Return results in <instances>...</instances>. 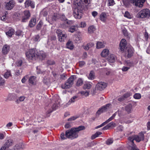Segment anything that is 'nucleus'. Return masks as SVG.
<instances>
[{"instance_id": "f257e3e1", "label": "nucleus", "mask_w": 150, "mask_h": 150, "mask_svg": "<svg viewBox=\"0 0 150 150\" xmlns=\"http://www.w3.org/2000/svg\"><path fill=\"white\" fill-rule=\"evenodd\" d=\"M90 0H74L76 6L73 9V15L76 18L80 19L82 16V11L86 7V4H89Z\"/></svg>"}, {"instance_id": "f03ea898", "label": "nucleus", "mask_w": 150, "mask_h": 150, "mask_svg": "<svg viewBox=\"0 0 150 150\" xmlns=\"http://www.w3.org/2000/svg\"><path fill=\"white\" fill-rule=\"evenodd\" d=\"M85 129V127L83 126H80L77 127L72 128L70 130H67L66 132L65 136L68 138L71 139H74L78 137L79 132Z\"/></svg>"}, {"instance_id": "7ed1b4c3", "label": "nucleus", "mask_w": 150, "mask_h": 150, "mask_svg": "<svg viewBox=\"0 0 150 150\" xmlns=\"http://www.w3.org/2000/svg\"><path fill=\"white\" fill-rule=\"evenodd\" d=\"M146 0H122L124 5L127 7H128L130 3L139 7H142Z\"/></svg>"}, {"instance_id": "20e7f679", "label": "nucleus", "mask_w": 150, "mask_h": 150, "mask_svg": "<svg viewBox=\"0 0 150 150\" xmlns=\"http://www.w3.org/2000/svg\"><path fill=\"white\" fill-rule=\"evenodd\" d=\"M144 136L143 135H142L140 136L136 135L132 136H130L128 138L129 142L128 143L129 147H132L134 146L137 147L135 144H134V140H135L137 142H139L141 140H143L144 139Z\"/></svg>"}, {"instance_id": "39448f33", "label": "nucleus", "mask_w": 150, "mask_h": 150, "mask_svg": "<svg viewBox=\"0 0 150 150\" xmlns=\"http://www.w3.org/2000/svg\"><path fill=\"white\" fill-rule=\"evenodd\" d=\"M59 103L56 102L52 105H49L45 107L46 111V115L47 117H49L50 115V113L53 111L56 110L59 107Z\"/></svg>"}, {"instance_id": "423d86ee", "label": "nucleus", "mask_w": 150, "mask_h": 150, "mask_svg": "<svg viewBox=\"0 0 150 150\" xmlns=\"http://www.w3.org/2000/svg\"><path fill=\"white\" fill-rule=\"evenodd\" d=\"M37 50L36 49H30L26 52L25 55L27 59L29 61L36 59Z\"/></svg>"}, {"instance_id": "0eeeda50", "label": "nucleus", "mask_w": 150, "mask_h": 150, "mask_svg": "<svg viewBox=\"0 0 150 150\" xmlns=\"http://www.w3.org/2000/svg\"><path fill=\"white\" fill-rule=\"evenodd\" d=\"M150 15L149 10L147 8L143 9L140 11L137 14V17L139 18H148Z\"/></svg>"}, {"instance_id": "6e6552de", "label": "nucleus", "mask_w": 150, "mask_h": 150, "mask_svg": "<svg viewBox=\"0 0 150 150\" xmlns=\"http://www.w3.org/2000/svg\"><path fill=\"white\" fill-rule=\"evenodd\" d=\"M74 76H71L68 79L67 81L61 86V87L63 89L69 88L71 87L73 84L75 79Z\"/></svg>"}, {"instance_id": "1a4fd4ad", "label": "nucleus", "mask_w": 150, "mask_h": 150, "mask_svg": "<svg viewBox=\"0 0 150 150\" xmlns=\"http://www.w3.org/2000/svg\"><path fill=\"white\" fill-rule=\"evenodd\" d=\"M123 52L124 53V55L126 58H129L133 55V49L131 47L127 46Z\"/></svg>"}, {"instance_id": "9d476101", "label": "nucleus", "mask_w": 150, "mask_h": 150, "mask_svg": "<svg viewBox=\"0 0 150 150\" xmlns=\"http://www.w3.org/2000/svg\"><path fill=\"white\" fill-rule=\"evenodd\" d=\"M30 16V11L29 10H25L23 12V16L21 18V21L23 22H26Z\"/></svg>"}, {"instance_id": "9b49d317", "label": "nucleus", "mask_w": 150, "mask_h": 150, "mask_svg": "<svg viewBox=\"0 0 150 150\" xmlns=\"http://www.w3.org/2000/svg\"><path fill=\"white\" fill-rule=\"evenodd\" d=\"M46 54L42 51H38L37 50L36 53V59H39L40 60L44 59L46 57Z\"/></svg>"}, {"instance_id": "f8f14e48", "label": "nucleus", "mask_w": 150, "mask_h": 150, "mask_svg": "<svg viewBox=\"0 0 150 150\" xmlns=\"http://www.w3.org/2000/svg\"><path fill=\"white\" fill-rule=\"evenodd\" d=\"M13 144V141L12 139H8L4 145L1 147L0 150H6L12 146Z\"/></svg>"}, {"instance_id": "ddd939ff", "label": "nucleus", "mask_w": 150, "mask_h": 150, "mask_svg": "<svg viewBox=\"0 0 150 150\" xmlns=\"http://www.w3.org/2000/svg\"><path fill=\"white\" fill-rule=\"evenodd\" d=\"M107 86V84L104 82L98 83L96 87V90L102 91Z\"/></svg>"}, {"instance_id": "4468645a", "label": "nucleus", "mask_w": 150, "mask_h": 150, "mask_svg": "<svg viewBox=\"0 0 150 150\" xmlns=\"http://www.w3.org/2000/svg\"><path fill=\"white\" fill-rule=\"evenodd\" d=\"M110 104L108 103L103 106L101 108L99 109L98 110L97 112V113L98 115H100L101 113L107 111L110 108Z\"/></svg>"}, {"instance_id": "2eb2a0df", "label": "nucleus", "mask_w": 150, "mask_h": 150, "mask_svg": "<svg viewBox=\"0 0 150 150\" xmlns=\"http://www.w3.org/2000/svg\"><path fill=\"white\" fill-rule=\"evenodd\" d=\"M127 46V42L125 39H122L120 42L119 45V48L120 51L123 52V51L125 50Z\"/></svg>"}, {"instance_id": "dca6fc26", "label": "nucleus", "mask_w": 150, "mask_h": 150, "mask_svg": "<svg viewBox=\"0 0 150 150\" xmlns=\"http://www.w3.org/2000/svg\"><path fill=\"white\" fill-rule=\"evenodd\" d=\"M79 99V97L78 95H76L72 97L68 102L64 105V107H66L70 105L72 103H73Z\"/></svg>"}, {"instance_id": "f3484780", "label": "nucleus", "mask_w": 150, "mask_h": 150, "mask_svg": "<svg viewBox=\"0 0 150 150\" xmlns=\"http://www.w3.org/2000/svg\"><path fill=\"white\" fill-rule=\"evenodd\" d=\"M14 5V1L13 0L10 1L9 2L6 3L5 8L7 10L12 9Z\"/></svg>"}, {"instance_id": "a211bd4d", "label": "nucleus", "mask_w": 150, "mask_h": 150, "mask_svg": "<svg viewBox=\"0 0 150 150\" xmlns=\"http://www.w3.org/2000/svg\"><path fill=\"white\" fill-rule=\"evenodd\" d=\"M25 8L28 7L30 6L32 8H33L35 7L34 3L31 1V0H27L25 1Z\"/></svg>"}, {"instance_id": "6ab92c4d", "label": "nucleus", "mask_w": 150, "mask_h": 150, "mask_svg": "<svg viewBox=\"0 0 150 150\" xmlns=\"http://www.w3.org/2000/svg\"><path fill=\"white\" fill-rule=\"evenodd\" d=\"M108 18V15L105 12H102L100 16V19L102 22L105 23Z\"/></svg>"}, {"instance_id": "aec40b11", "label": "nucleus", "mask_w": 150, "mask_h": 150, "mask_svg": "<svg viewBox=\"0 0 150 150\" xmlns=\"http://www.w3.org/2000/svg\"><path fill=\"white\" fill-rule=\"evenodd\" d=\"M10 50V46L8 45H4L2 50V52L4 54H6L9 52Z\"/></svg>"}, {"instance_id": "412c9836", "label": "nucleus", "mask_w": 150, "mask_h": 150, "mask_svg": "<svg viewBox=\"0 0 150 150\" xmlns=\"http://www.w3.org/2000/svg\"><path fill=\"white\" fill-rule=\"evenodd\" d=\"M28 82L30 85L31 86L35 85L36 82V77L35 76L30 77L29 78Z\"/></svg>"}, {"instance_id": "4be33fe9", "label": "nucleus", "mask_w": 150, "mask_h": 150, "mask_svg": "<svg viewBox=\"0 0 150 150\" xmlns=\"http://www.w3.org/2000/svg\"><path fill=\"white\" fill-rule=\"evenodd\" d=\"M17 96L16 94L15 93H13L9 95L8 99L10 100H15L16 103L18 104V99H17Z\"/></svg>"}, {"instance_id": "5701e85b", "label": "nucleus", "mask_w": 150, "mask_h": 150, "mask_svg": "<svg viewBox=\"0 0 150 150\" xmlns=\"http://www.w3.org/2000/svg\"><path fill=\"white\" fill-rule=\"evenodd\" d=\"M116 59V57L113 54H110L107 58L108 62L110 63L114 62L115 61Z\"/></svg>"}, {"instance_id": "b1692460", "label": "nucleus", "mask_w": 150, "mask_h": 150, "mask_svg": "<svg viewBox=\"0 0 150 150\" xmlns=\"http://www.w3.org/2000/svg\"><path fill=\"white\" fill-rule=\"evenodd\" d=\"M66 48L71 50H72L74 48V45L73 42L69 40L66 43Z\"/></svg>"}, {"instance_id": "393cba45", "label": "nucleus", "mask_w": 150, "mask_h": 150, "mask_svg": "<svg viewBox=\"0 0 150 150\" xmlns=\"http://www.w3.org/2000/svg\"><path fill=\"white\" fill-rule=\"evenodd\" d=\"M36 23V19L35 18H32L29 21L28 25L30 27L32 28L34 27Z\"/></svg>"}, {"instance_id": "a878e982", "label": "nucleus", "mask_w": 150, "mask_h": 150, "mask_svg": "<svg viewBox=\"0 0 150 150\" xmlns=\"http://www.w3.org/2000/svg\"><path fill=\"white\" fill-rule=\"evenodd\" d=\"M115 124L113 122H111L108 124L106 126L104 127L103 128V130H107L108 129L112 127H115Z\"/></svg>"}, {"instance_id": "bb28decb", "label": "nucleus", "mask_w": 150, "mask_h": 150, "mask_svg": "<svg viewBox=\"0 0 150 150\" xmlns=\"http://www.w3.org/2000/svg\"><path fill=\"white\" fill-rule=\"evenodd\" d=\"M132 105L131 104L129 103L126 106L125 108L126 111L128 113H130L131 112L132 110Z\"/></svg>"}, {"instance_id": "cd10ccee", "label": "nucleus", "mask_w": 150, "mask_h": 150, "mask_svg": "<svg viewBox=\"0 0 150 150\" xmlns=\"http://www.w3.org/2000/svg\"><path fill=\"white\" fill-rule=\"evenodd\" d=\"M94 44L93 42H90L87 44L86 45L84 46L83 48L85 50H88L89 48L94 46Z\"/></svg>"}, {"instance_id": "c85d7f7f", "label": "nucleus", "mask_w": 150, "mask_h": 150, "mask_svg": "<svg viewBox=\"0 0 150 150\" xmlns=\"http://www.w3.org/2000/svg\"><path fill=\"white\" fill-rule=\"evenodd\" d=\"M67 37V35L66 34H64L61 35H60L58 37L59 40L61 42H64V40L66 39Z\"/></svg>"}, {"instance_id": "c756f323", "label": "nucleus", "mask_w": 150, "mask_h": 150, "mask_svg": "<svg viewBox=\"0 0 150 150\" xmlns=\"http://www.w3.org/2000/svg\"><path fill=\"white\" fill-rule=\"evenodd\" d=\"M109 54V51L108 49H105L103 50L101 54V55L103 57H105Z\"/></svg>"}, {"instance_id": "7c9ffc66", "label": "nucleus", "mask_w": 150, "mask_h": 150, "mask_svg": "<svg viewBox=\"0 0 150 150\" xmlns=\"http://www.w3.org/2000/svg\"><path fill=\"white\" fill-rule=\"evenodd\" d=\"M102 134V133L98 131L95 134H93L91 137V139L92 140H93L98 137L99 136Z\"/></svg>"}, {"instance_id": "2f4dec72", "label": "nucleus", "mask_w": 150, "mask_h": 150, "mask_svg": "<svg viewBox=\"0 0 150 150\" xmlns=\"http://www.w3.org/2000/svg\"><path fill=\"white\" fill-rule=\"evenodd\" d=\"M12 76L11 71L7 70L4 75V77L6 79H8L10 76Z\"/></svg>"}, {"instance_id": "473e14b6", "label": "nucleus", "mask_w": 150, "mask_h": 150, "mask_svg": "<svg viewBox=\"0 0 150 150\" xmlns=\"http://www.w3.org/2000/svg\"><path fill=\"white\" fill-rule=\"evenodd\" d=\"M124 16L129 19L132 18L133 17L132 15L130 14L128 11H126L125 12L124 15Z\"/></svg>"}, {"instance_id": "72a5a7b5", "label": "nucleus", "mask_w": 150, "mask_h": 150, "mask_svg": "<svg viewBox=\"0 0 150 150\" xmlns=\"http://www.w3.org/2000/svg\"><path fill=\"white\" fill-rule=\"evenodd\" d=\"M95 74L93 71H91L89 75L88 76V78L89 79L93 80L95 78Z\"/></svg>"}, {"instance_id": "f704fd0d", "label": "nucleus", "mask_w": 150, "mask_h": 150, "mask_svg": "<svg viewBox=\"0 0 150 150\" xmlns=\"http://www.w3.org/2000/svg\"><path fill=\"white\" fill-rule=\"evenodd\" d=\"M14 30L13 29H11L6 33V34L9 37H11L14 34Z\"/></svg>"}, {"instance_id": "c9c22d12", "label": "nucleus", "mask_w": 150, "mask_h": 150, "mask_svg": "<svg viewBox=\"0 0 150 150\" xmlns=\"http://www.w3.org/2000/svg\"><path fill=\"white\" fill-rule=\"evenodd\" d=\"M96 46L97 48L100 49L104 47L105 45L103 42H98L96 43Z\"/></svg>"}, {"instance_id": "e433bc0d", "label": "nucleus", "mask_w": 150, "mask_h": 150, "mask_svg": "<svg viewBox=\"0 0 150 150\" xmlns=\"http://www.w3.org/2000/svg\"><path fill=\"white\" fill-rule=\"evenodd\" d=\"M83 83V80L82 79L79 78L78 79L76 83V85L77 86H81Z\"/></svg>"}, {"instance_id": "4c0bfd02", "label": "nucleus", "mask_w": 150, "mask_h": 150, "mask_svg": "<svg viewBox=\"0 0 150 150\" xmlns=\"http://www.w3.org/2000/svg\"><path fill=\"white\" fill-rule=\"evenodd\" d=\"M96 30L95 27L93 25L90 26L88 29V31L89 33H93Z\"/></svg>"}, {"instance_id": "58836bf2", "label": "nucleus", "mask_w": 150, "mask_h": 150, "mask_svg": "<svg viewBox=\"0 0 150 150\" xmlns=\"http://www.w3.org/2000/svg\"><path fill=\"white\" fill-rule=\"evenodd\" d=\"M91 84V83L89 82L85 83L83 86V88L84 89H90L92 86Z\"/></svg>"}, {"instance_id": "ea45409f", "label": "nucleus", "mask_w": 150, "mask_h": 150, "mask_svg": "<svg viewBox=\"0 0 150 150\" xmlns=\"http://www.w3.org/2000/svg\"><path fill=\"white\" fill-rule=\"evenodd\" d=\"M43 25V23H42V22L41 21H40L37 25V30H40L41 29L42 26Z\"/></svg>"}, {"instance_id": "a19ab883", "label": "nucleus", "mask_w": 150, "mask_h": 150, "mask_svg": "<svg viewBox=\"0 0 150 150\" xmlns=\"http://www.w3.org/2000/svg\"><path fill=\"white\" fill-rule=\"evenodd\" d=\"M76 27L75 26H71L69 29V32L73 33L76 30Z\"/></svg>"}, {"instance_id": "79ce46f5", "label": "nucleus", "mask_w": 150, "mask_h": 150, "mask_svg": "<svg viewBox=\"0 0 150 150\" xmlns=\"http://www.w3.org/2000/svg\"><path fill=\"white\" fill-rule=\"evenodd\" d=\"M134 98L136 99H139L141 98V95L139 93H136L133 96Z\"/></svg>"}, {"instance_id": "37998d69", "label": "nucleus", "mask_w": 150, "mask_h": 150, "mask_svg": "<svg viewBox=\"0 0 150 150\" xmlns=\"http://www.w3.org/2000/svg\"><path fill=\"white\" fill-rule=\"evenodd\" d=\"M125 64H126L127 67H132L133 65V63L129 61H127L125 62Z\"/></svg>"}, {"instance_id": "c03bdc74", "label": "nucleus", "mask_w": 150, "mask_h": 150, "mask_svg": "<svg viewBox=\"0 0 150 150\" xmlns=\"http://www.w3.org/2000/svg\"><path fill=\"white\" fill-rule=\"evenodd\" d=\"M33 39L35 42H38L40 41V36L38 35H35L33 37Z\"/></svg>"}, {"instance_id": "a18cd8bd", "label": "nucleus", "mask_w": 150, "mask_h": 150, "mask_svg": "<svg viewBox=\"0 0 150 150\" xmlns=\"http://www.w3.org/2000/svg\"><path fill=\"white\" fill-rule=\"evenodd\" d=\"M116 115V112L114 113L112 116L109 118L108 120H106V122H109L110 121H111L115 118Z\"/></svg>"}, {"instance_id": "49530a36", "label": "nucleus", "mask_w": 150, "mask_h": 150, "mask_svg": "<svg viewBox=\"0 0 150 150\" xmlns=\"http://www.w3.org/2000/svg\"><path fill=\"white\" fill-rule=\"evenodd\" d=\"M40 14L43 16H46L47 15L48 13L46 10L45 9H44L40 12Z\"/></svg>"}, {"instance_id": "de8ad7c7", "label": "nucleus", "mask_w": 150, "mask_h": 150, "mask_svg": "<svg viewBox=\"0 0 150 150\" xmlns=\"http://www.w3.org/2000/svg\"><path fill=\"white\" fill-rule=\"evenodd\" d=\"M144 37L145 38V39L147 41L148 40L149 38H150V35H149L147 32L146 31H146L144 33Z\"/></svg>"}, {"instance_id": "09e8293b", "label": "nucleus", "mask_w": 150, "mask_h": 150, "mask_svg": "<svg viewBox=\"0 0 150 150\" xmlns=\"http://www.w3.org/2000/svg\"><path fill=\"white\" fill-rule=\"evenodd\" d=\"M132 94L130 92H128L124 94L123 96L124 98L125 99V98L129 97Z\"/></svg>"}, {"instance_id": "8fccbe9b", "label": "nucleus", "mask_w": 150, "mask_h": 150, "mask_svg": "<svg viewBox=\"0 0 150 150\" xmlns=\"http://www.w3.org/2000/svg\"><path fill=\"white\" fill-rule=\"evenodd\" d=\"M5 82V80L0 76V85H3Z\"/></svg>"}, {"instance_id": "3c124183", "label": "nucleus", "mask_w": 150, "mask_h": 150, "mask_svg": "<svg viewBox=\"0 0 150 150\" xmlns=\"http://www.w3.org/2000/svg\"><path fill=\"white\" fill-rule=\"evenodd\" d=\"M80 93L83 95H84L85 96L87 97L88 96L89 92L86 91H81Z\"/></svg>"}, {"instance_id": "603ef678", "label": "nucleus", "mask_w": 150, "mask_h": 150, "mask_svg": "<svg viewBox=\"0 0 150 150\" xmlns=\"http://www.w3.org/2000/svg\"><path fill=\"white\" fill-rule=\"evenodd\" d=\"M62 31L60 29H57L56 31V33L58 37L60 35H62L64 34H62Z\"/></svg>"}, {"instance_id": "864d4df0", "label": "nucleus", "mask_w": 150, "mask_h": 150, "mask_svg": "<svg viewBox=\"0 0 150 150\" xmlns=\"http://www.w3.org/2000/svg\"><path fill=\"white\" fill-rule=\"evenodd\" d=\"M113 140L112 139H109L106 141V144L108 145H110L112 143Z\"/></svg>"}, {"instance_id": "5fc2aeb1", "label": "nucleus", "mask_w": 150, "mask_h": 150, "mask_svg": "<svg viewBox=\"0 0 150 150\" xmlns=\"http://www.w3.org/2000/svg\"><path fill=\"white\" fill-rule=\"evenodd\" d=\"M61 27L64 28H66L68 26V25L66 23V22H64V23H62L61 24Z\"/></svg>"}, {"instance_id": "6e6d98bb", "label": "nucleus", "mask_w": 150, "mask_h": 150, "mask_svg": "<svg viewBox=\"0 0 150 150\" xmlns=\"http://www.w3.org/2000/svg\"><path fill=\"white\" fill-rule=\"evenodd\" d=\"M78 117L76 116H73L70 118H69L68 120V121H72L76 119Z\"/></svg>"}, {"instance_id": "4d7b16f0", "label": "nucleus", "mask_w": 150, "mask_h": 150, "mask_svg": "<svg viewBox=\"0 0 150 150\" xmlns=\"http://www.w3.org/2000/svg\"><path fill=\"white\" fill-rule=\"evenodd\" d=\"M129 69V67L124 66L122 68V70L123 71H127Z\"/></svg>"}, {"instance_id": "13d9d810", "label": "nucleus", "mask_w": 150, "mask_h": 150, "mask_svg": "<svg viewBox=\"0 0 150 150\" xmlns=\"http://www.w3.org/2000/svg\"><path fill=\"white\" fill-rule=\"evenodd\" d=\"M60 19L61 20L63 21H66L67 19L64 14H62L60 17Z\"/></svg>"}, {"instance_id": "bf43d9fd", "label": "nucleus", "mask_w": 150, "mask_h": 150, "mask_svg": "<svg viewBox=\"0 0 150 150\" xmlns=\"http://www.w3.org/2000/svg\"><path fill=\"white\" fill-rule=\"evenodd\" d=\"M80 26L81 28H84L86 26V24L84 22H82L80 23Z\"/></svg>"}, {"instance_id": "052dcab7", "label": "nucleus", "mask_w": 150, "mask_h": 150, "mask_svg": "<svg viewBox=\"0 0 150 150\" xmlns=\"http://www.w3.org/2000/svg\"><path fill=\"white\" fill-rule=\"evenodd\" d=\"M108 1L109 6H112L115 4L114 0H108Z\"/></svg>"}, {"instance_id": "680f3d73", "label": "nucleus", "mask_w": 150, "mask_h": 150, "mask_svg": "<svg viewBox=\"0 0 150 150\" xmlns=\"http://www.w3.org/2000/svg\"><path fill=\"white\" fill-rule=\"evenodd\" d=\"M47 64L49 65H53L55 64L53 60H48L47 61Z\"/></svg>"}, {"instance_id": "e2e57ef3", "label": "nucleus", "mask_w": 150, "mask_h": 150, "mask_svg": "<svg viewBox=\"0 0 150 150\" xmlns=\"http://www.w3.org/2000/svg\"><path fill=\"white\" fill-rule=\"evenodd\" d=\"M125 99L123 96L119 97L117 99L120 102L122 101L123 100H124Z\"/></svg>"}, {"instance_id": "0e129e2a", "label": "nucleus", "mask_w": 150, "mask_h": 150, "mask_svg": "<svg viewBox=\"0 0 150 150\" xmlns=\"http://www.w3.org/2000/svg\"><path fill=\"white\" fill-rule=\"evenodd\" d=\"M85 64V63L84 61H80L79 63V66L80 67H83Z\"/></svg>"}, {"instance_id": "69168bd1", "label": "nucleus", "mask_w": 150, "mask_h": 150, "mask_svg": "<svg viewBox=\"0 0 150 150\" xmlns=\"http://www.w3.org/2000/svg\"><path fill=\"white\" fill-rule=\"evenodd\" d=\"M98 14V12L95 11H93L92 13V16L94 18Z\"/></svg>"}, {"instance_id": "338daca9", "label": "nucleus", "mask_w": 150, "mask_h": 150, "mask_svg": "<svg viewBox=\"0 0 150 150\" xmlns=\"http://www.w3.org/2000/svg\"><path fill=\"white\" fill-rule=\"evenodd\" d=\"M27 79V76H24L22 79L21 81L22 83H25L26 79Z\"/></svg>"}, {"instance_id": "774afa93", "label": "nucleus", "mask_w": 150, "mask_h": 150, "mask_svg": "<svg viewBox=\"0 0 150 150\" xmlns=\"http://www.w3.org/2000/svg\"><path fill=\"white\" fill-rule=\"evenodd\" d=\"M147 130H150V121H149L147 123Z\"/></svg>"}]
</instances>
